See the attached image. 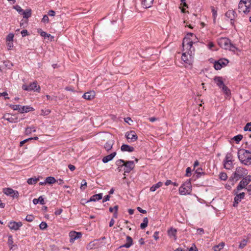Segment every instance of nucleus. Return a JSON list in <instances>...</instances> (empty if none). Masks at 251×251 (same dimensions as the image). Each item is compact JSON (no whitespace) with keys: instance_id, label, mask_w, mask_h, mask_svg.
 Wrapping results in <instances>:
<instances>
[{"instance_id":"obj_1","label":"nucleus","mask_w":251,"mask_h":251,"mask_svg":"<svg viewBox=\"0 0 251 251\" xmlns=\"http://www.w3.org/2000/svg\"><path fill=\"white\" fill-rule=\"evenodd\" d=\"M196 36L192 33H188L186 36L183 39L182 46L184 52L188 54L194 55V49L193 48V44L197 42Z\"/></svg>"},{"instance_id":"obj_2","label":"nucleus","mask_w":251,"mask_h":251,"mask_svg":"<svg viewBox=\"0 0 251 251\" xmlns=\"http://www.w3.org/2000/svg\"><path fill=\"white\" fill-rule=\"evenodd\" d=\"M239 159L242 164L246 165L251 164V151L242 149L238 152Z\"/></svg>"},{"instance_id":"obj_3","label":"nucleus","mask_w":251,"mask_h":251,"mask_svg":"<svg viewBox=\"0 0 251 251\" xmlns=\"http://www.w3.org/2000/svg\"><path fill=\"white\" fill-rule=\"evenodd\" d=\"M218 45L223 49L235 51L237 49L230 43V41L227 38H220L218 39Z\"/></svg>"},{"instance_id":"obj_4","label":"nucleus","mask_w":251,"mask_h":251,"mask_svg":"<svg viewBox=\"0 0 251 251\" xmlns=\"http://www.w3.org/2000/svg\"><path fill=\"white\" fill-rule=\"evenodd\" d=\"M239 13L248 14L251 10V0H241L238 4Z\"/></svg>"},{"instance_id":"obj_5","label":"nucleus","mask_w":251,"mask_h":251,"mask_svg":"<svg viewBox=\"0 0 251 251\" xmlns=\"http://www.w3.org/2000/svg\"><path fill=\"white\" fill-rule=\"evenodd\" d=\"M192 192V185L190 180H187L179 188V193L181 195H189Z\"/></svg>"},{"instance_id":"obj_6","label":"nucleus","mask_w":251,"mask_h":251,"mask_svg":"<svg viewBox=\"0 0 251 251\" xmlns=\"http://www.w3.org/2000/svg\"><path fill=\"white\" fill-rule=\"evenodd\" d=\"M22 89L25 91H33L34 92L36 91L39 92L40 90V87L39 85H37L36 81H34L30 83L29 86H27L25 84L23 85Z\"/></svg>"},{"instance_id":"obj_7","label":"nucleus","mask_w":251,"mask_h":251,"mask_svg":"<svg viewBox=\"0 0 251 251\" xmlns=\"http://www.w3.org/2000/svg\"><path fill=\"white\" fill-rule=\"evenodd\" d=\"M247 173V171L246 169L241 167H237L234 173V178L236 179L237 181L244 175H246Z\"/></svg>"},{"instance_id":"obj_8","label":"nucleus","mask_w":251,"mask_h":251,"mask_svg":"<svg viewBox=\"0 0 251 251\" xmlns=\"http://www.w3.org/2000/svg\"><path fill=\"white\" fill-rule=\"evenodd\" d=\"M251 181V176H248L244 178L239 183L237 187V191L236 193H237L239 191L243 189Z\"/></svg>"},{"instance_id":"obj_9","label":"nucleus","mask_w":251,"mask_h":251,"mask_svg":"<svg viewBox=\"0 0 251 251\" xmlns=\"http://www.w3.org/2000/svg\"><path fill=\"white\" fill-rule=\"evenodd\" d=\"M4 194L7 196H10L13 198H17L19 196V193L17 191H15L10 188H4L3 189Z\"/></svg>"},{"instance_id":"obj_10","label":"nucleus","mask_w":251,"mask_h":251,"mask_svg":"<svg viewBox=\"0 0 251 251\" xmlns=\"http://www.w3.org/2000/svg\"><path fill=\"white\" fill-rule=\"evenodd\" d=\"M124 171L125 173H129L135 167V164L133 161H126L124 165Z\"/></svg>"},{"instance_id":"obj_11","label":"nucleus","mask_w":251,"mask_h":251,"mask_svg":"<svg viewBox=\"0 0 251 251\" xmlns=\"http://www.w3.org/2000/svg\"><path fill=\"white\" fill-rule=\"evenodd\" d=\"M82 234L80 232L71 231L69 233L70 242L74 243L75 240L80 238Z\"/></svg>"},{"instance_id":"obj_12","label":"nucleus","mask_w":251,"mask_h":251,"mask_svg":"<svg viewBox=\"0 0 251 251\" xmlns=\"http://www.w3.org/2000/svg\"><path fill=\"white\" fill-rule=\"evenodd\" d=\"M126 137L127 140H129V142H133L136 141L138 139V136L133 130H131L129 132H126Z\"/></svg>"},{"instance_id":"obj_13","label":"nucleus","mask_w":251,"mask_h":251,"mask_svg":"<svg viewBox=\"0 0 251 251\" xmlns=\"http://www.w3.org/2000/svg\"><path fill=\"white\" fill-rule=\"evenodd\" d=\"M193 55L192 54H188L187 53L184 52L182 53L181 58L182 60L186 63L189 65L192 64L193 62Z\"/></svg>"},{"instance_id":"obj_14","label":"nucleus","mask_w":251,"mask_h":251,"mask_svg":"<svg viewBox=\"0 0 251 251\" xmlns=\"http://www.w3.org/2000/svg\"><path fill=\"white\" fill-rule=\"evenodd\" d=\"M22 222L11 221L8 223V227L11 230H18L22 226Z\"/></svg>"},{"instance_id":"obj_15","label":"nucleus","mask_w":251,"mask_h":251,"mask_svg":"<svg viewBox=\"0 0 251 251\" xmlns=\"http://www.w3.org/2000/svg\"><path fill=\"white\" fill-rule=\"evenodd\" d=\"M225 15L230 19L231 24L233 25L234 19L237 16L236 12L232 10H228L226 12Z\"/></svg>"},{"instance_id":"obj_16","label":"nucleus","mask_w":251,"mask_h":251,"mask_svg":"<svg viewBox=\"0 0 251 251\" xmlns=\"http://www.w3.org/2000/svg\"><path fill=\"white\" fill-rule=\"evenodd\" d=\"M236 196L234 197L233 206L236 207L237 206L238 203L241 201V200L243 199L245 197V193L242 192L239 194L237 193Z\"/></svg>"},{"instance_id":"obj_17","label":"nucleus","mask_w":251,"mask_h":251,"mask_svg":"<svg viewBox=\"0 0 251 251\" xmlns=\"http://www.w3.org/2000/svg\"><path fill=\"white\" fill-rule=\"evenodd\" d=\"M95 97V92L93 91L86 92L83 94L82 97L87 100H93Z\"/></svg>"},{"instance_id":"obj_18","label":"nucleus","mask_w":251,"mask_h":251,"mask_svg":"<svg viewBox=\"0 0 251 251\" xmlns=\"http://www.w3.org/2000/svg\"><path fill=\"white\" fill-rule=\"evenodd\" d=\"M126 243L124 245H123L121 246L119 248H122L123 247L126 248H129L130 247H131L133 244V240L129 236H126Z\"/></svg>"},{"instance_id":"obj_19","label":"nucleus","mask_w":251,"mask_h":251,"mask_svg":"<svg viewBox=\"0 0 251 251\" xmlns=\"http://www.w3.org/2000/svg\"><path fill=\"white\" fill-rule=\"evenodd\" d=\"M2 118L7 121H8L10 123H15L17 122L16 119L13 117V116L7 113L6 114H4L2 117Z\"/></svg>"},{"instance_id":"obj_20","label":"nucleus","mask_w":251,"mask_h":251,"mask_svg":"<svg viewBox=\"0 0 251 251\" xmlns=\"http://www.w3.org/2000/svg\"><path fill=\"white\" fill-rule=\"evenodd\" d=\"M121 150L123 151L132 152L134 151V148L128 145L123 144L121 147Z\"/></svg>"},{"instance_id":"obj_21","label":"nucleus","mask_w":251,"mask_h":251,"mask_svg":"<svg viewBox=\"0 0 251 251\" xmlns=\"http://www.w3.org/2000/svg\"><path fill=\"white\" fill-rule=\"evenodd\" d=\"M116 155V152H113L109 155H108L102 158V162L104 163H107L108 162L112 160V159Z\"/></svg>"},{"instance_id":"obj_22","label":"nucleus","mask_w":251,"mask_h":251,"mask_svg":"<svg viewBox=\"0 0 251 251\" xmlns=\"http://www.w3.org/2000/svg\"><path fill=\"white\" fill-rule=\"evenodd\" d=\"M32 14V10L30 8H27L25 10H24L22 14L23 16V18L25 19H28L31 17Z\"/></svg>"},{"instance_id":"obj_23","label":"nucleus","mask_w":251,"mask_h":251,"mask_svg":"<svg viewBox=\"0 0 251 251\" xmlns=\"http://www.w3.org/2000/svg\"><path fill=\"white\" fill-rule=\"evenodd\" d=\"M102 198V194L100 193L92 196L90 199L88 200V201H97L100 200Z\"/></svg>"},{"instance_id":"obj_24","label":"nucleus","mask_w":251,"mask_h":251,"mask_svg":"<svg viewBox=\"0 0 251 251\" xmlns=\"http://www.w3.org/2000/svg\"><path fill=\"white\" fill-rule=\"evenodd\" d=\"M214 81L219 88H221V87L223 86V85H224L222 78L220 76H215L214 78Z\"/></svg>"},{"instance_id":"obj_25","label":"nucleus","mask_w":251,"mask_h":251,"mask_svg":"<svg viewBox=\"0 0 251 251\" xmlns=\"http://www.w3.org/2000/svg\"><path fill=\"white\" fill-rule=\"evenodd\" d=\"M154 0H143L142 3L145 8L150 7L153 2Z\"/></svg>"},{"instance_id":"obj_26","label":"nucleus","mask_w":251,"mask_h":251,"mask_svg":"<svg viewBox=\"0 0 251 251\" xmlns=\"http://www.w3.org/2000/svg\"><path fill=\"white\" fill-rule=\"evenodd\" d=\"M176 232H177V230L176 229L171 227L170 229L168 230V234L170 237H173L174 239L176 240Z\"/></svg>"},{"instance_id":"obj_27","label":"nucleus","mask_w":251,"mask_h":251,"mask_svg":"<svg viewBox=\"0 0 251 251\" xmlns=\"http://www.w3.org/2000/svg\"><path fill=\"white\" fill-rule=\"evenodd\" d=\"M99 240H96L93 242H90L87 247L88 249H92L93 248H97V244L99 242Z\"/></svg>"},{"instance_id":"obj_28","label":"nucleus","mask_w":251,"mask_h":251,"mask_svg":"<svg viewBox=\"0 0 251 251\" xmlns=\"http://www.w3.org/2000/svg\"><path fill=\"white\" fill-rule=\"evenodd\" d=\"M34 109L32 107L29 106H23L21 107V113H23L24 112L27 113L29 111H33Z\"/></svg>"},{"instance_id":"obj_29","label":"nucleus","mask_w":251,"mask_h":251,"mask_svg":"<svg viewBox=\"0 0 251 251\" xmlns=\"http://www.w3.org/2000/svg\"><path fill=\"white\" fill-rule=\"evenodd\" d=\"M125 163L126 162L122 159H119L116 161V165L118 166V169L119 171H120L121 168L124 166Z\"/></svg>"},{"instance_id":"obj_30","label":"nucleus","mask_w":251,"mask_h":251,"mask_svg":"<svg viewBox=\"0 0 251 251\" xmlns=\"http://www.w3.org/2000/svg\"><path fill=\"white\" fill-rule=\"evenodd\" d=\"M33 202L34 204H37L39 202H40L42 205L45 204L44 200L42 196L39 197L38 199H33Z\"/></svg>"},{"instance_id":"obj_31","label":"nucleus","mask_w":251,"mask_h":251,"mask_svg":"<svg viewBox=\"0 0 251 251\" xmlns=\"http://www.w3.org/2000/svg\"><path fill=\"white\" fill-rule=\"evenodd\" d=\"M163 183L161 182H158L156 184L152 186L150 188V191L151 192H154L157 189L162 186Z\"/></svg>"},{"instance_id":"obj_32","label":"nucleus","mask_w":251,"mask_h":251,"mask_svg":"<svg viewBox=\"0 0 251 251\" xmlns=\"http://www.w3.org/2000/svg\"><path fill=\"white\" fill-rule=\"evenodd\" d=\"M113 144V142L112 141H109L106 143L104 146V147L106 151H108L112 149Z\"/></svg>"},{"instance_id":"obj_33","label":"nucleus","mask_w":251,"mask_h":251,"mask_svg":"<svg viewBox=\"0 0 251 251\" xmlns=\"http://www.w3.org/2000/svg\"><path fill=\"white\" fill-rule=\"evenodd\" d=\"M56 181V179L54 177L48 176L46 178V182L49 184H51L55 183Z\"/></svg>"},{"instance_id":"obj_34","label":"nucleus","mask_w":251,"mask_h":251,"mask_svg":"<svg viewBox=\"0 0 251 251\" xmlns=\"http://www.w3.org/2000/svg\"><path fill=\"white\" fill-rule=\"evenodd\" d=\"M224 167L226 169L230 170L233 167L232 161H224Z\"/></svg>"},{"instance_id":"obj_35","label":"nucleus","mask_w":251,"mask_h":251,"mask_svg":"<svg viewBox=\"0 0 251 251\" xmlns=\"http://www.w3.org/2000/svg\"><path fill=\"white\" fill-rule=\"evenodd\" d=\"M148 224V219L147 217H145L143 219V222L140 225V227L141 229L145 228Z\"/></svg>"},{"instance_id":"obj_36","label":"nucleus","mask_w":251,"mask_h":251,"mask_svg":"<svg viewBox=\"0 0 251 251\" xmlns=\"http://www.w3.org/2000/svg\"><path fill=\"white\" fill-rule=\"evenodd\" d=\"M13 241L12 236L11 235H10L8 236L7 244H8L10 249H12L13 248V247H15V245H13Z\"/></svg>"},{"instance_id":"obj_37","label":"nucleus","mask_w":251,"mask_h":251,"mask_svg":"<svg viewBox=\"0 0 251 251\" xmlns=\"http://www.w3.org/2000/svg\"><path fill=\"white\" fill-rule=\"evenodd\" d=\"M221 88L226 95L229 96L230 94V90L225 84Z\"/></svg>"},{"instance_id":"obj_38","label":"nucleus","mask_w":251,"mask_h":251,"mask_svg":"<svg viewBox=\"0 0 251 251\" xmlns=\"http://www.w3.org/2000/svg\"><path fill=\"white\" fill-rule=\"evenodd\" d=\"M225 243L223 242L221 243L218 245L214 247V251H220V250L224 248Z\"/></svg>"},{"instance_id":"obj_39","label":"nucleus","mask_w":251,"mask_h":251,"mask_svg":"<svg viewBox=\"0 0 251 251\" xmlns=\"http://www.w3.org/2000/svg\"><path fill=\"white\" fill-rule=\"evenodd\" d=\"M35 131H36V129H35V127H34V126L28 127L26 128L25 130V133L26 134H29L32 132H35Z\"/></svg>"},{"instance_id":"obj_40","label":"nucleus","mask_w":251,"mask_h":251,"mask_svg":"<svg viewBox=\"0 0 251 251\" xmlns=\"http://www.w3.org/2000/svg\"><path fill=\"white\" fill-rule=\"evenodd\" d=\"M9 107L14 110H18L21 113L22 106L20 105L10 104Z\"/></svg>"},{"instance_id":"obj_41","label":"nucleus","mask_w":251,"mask_h":251,"mask_svg":"<svg viewBox=\"0 0 251 251\" xmlns=\"http://www.w3.org/2000/svg\"><path fill=\"white\" fill-rule=\"evenodd\" d=\"M38 180L39 179L37 178H30L27 180V182L28 184L32 185L36 183Z\"/></svg>"},{"instance_id":"obj_42","label":"nucleus","mask_w":251,"mask_h":251,"mask_svg":"<svg viewBox=\"0 0 251 251\" xmlns=\"http://www.w3.org/2000/svg\"><path fill=\"white\" fill-rule=\"evenodd\" d=\"M248 242V239H244L242 240L239 245V248H240V249L244 248L247 245Z\"/></svg>"},{"instance_id":"obj_43","label":"nucleus","mask_w":251,"mask_h":251,"mask_svg":"<svg viewBox=\"0 0 251 251\" xmlns=\"http://www.w3.org/2000/svg\"><path fill=\"white\" fill-rule=\"evenodd\" d=\"M218 61L220 63L221 65H222V67L226 66L228 63V60L225 58L220 59Z\"/></svg>"},{"instance_id":"obj_44","label":"nucleus","mask_w":251,"mask_h":251,"mask_svg":"<svg viewBox=\"0 0 251 251\" xmlns=\"http://www.w3.org/2000/svg\"><path fill=\"white\" fill-rule=\"evenodd\" d=\"M13 8L15 9L20 14H22L24 10L18 5H16L13 6Z\"/></svg>"},{"instance_id":"obj_45","label":"nucleus","mask_w":251,"mask_h":251,"mask_svg":"<svg viewBox=\"0 0 251 251\" xmlns=\"http://www.w3.org/2000/svg\"><path fill=\"white\" fill-rule=\"evenodd\" d=\"M214 67L216 70H220L222 68V65L218 61H215L214 64Z\"/></svg>"},{"instance_id":"obj_46","label":"nucleus","mask_w":251,"mask_h":251,"mask_svg":"<svg viewBox=\"0 0 251 251\" xmlns=\"http://www.w3.org/2000/svg\"><path fill=\"white\" fill-rule=\"evenodd\" d=\"M87 182L85 179H83L81 181L80 189L82 191L84 190L87 187Z\"/></svg>"},{"instance_id":"obj_47","label":"nucleus","mask_w":251,"mask_h":251,"mask_svg":"<svg viewBox=\"0 0 251 251\" xmlns=\"http://www.w3.org/2000/svg\"><path fill=\"white\" fill-rule=\"evenodd\" d=\"M232 155L231 153H227L226 156L225 160L224 161H232Z\"/></svg>"},{"instance_id":"obj_48","label":"nucleus","mask_w":251,"mask_h":251,"mask_svg":"<svg viewBox=\"0 0 251 251\" xmlns=\"http://www.w3.org/2000/svg\"><path fill=\"white\" fill-rule=\"evenodd\" d=\"M38 32L40 33L41 36H42V37H49L51 36L50 34H48L46 32L42 31L41 29L39 30H38Z\"/></svg>"},{"instance_id":"obj_49","label":"nucleus","mask_w":251,"mask_h":251,"mask_svg":"<svg viewBox=\"0 0 251 251\" xmlns=\"http://www.w3.org/2000/svg\"><path fill=\"white\" fill-rule=\"evenodd\" d=\"M243 138V136L241 134L237 135L233 138V139L235 140L236 143L240 142Z\"/></svg>"},{"instance_id":"obj_50","label":"nucleus","mask_w":251,"mask_h":251,"mask_svg":"<svg viewBox=\"0 0 251 251\" xmlns=\"http://www.w3.org/2000/svg\"><path fill=\"white\" fill-rule=\"evenodd\" d=\"M14 34L13 33H9L6 37V42H10L13 41Z\"/></svg>"},{"instance_id":"obj_51","label":"nucleus","mask_w":251,"mask_h":251,"mask_svg":"<svg viewBox=\"0 0 251 251\" xmlns=\"http://www.w3.org/2000/svg\"><path fill=\"white\" fill-rule=\"evenodd\" d=\"M245 131H251V122L247 123L244 127Z\"/></svg>"},{"instance_id":"obj_52","label":"nucleus","mask_w":251,"mask_h":251,"mask_svg":"<svg viewBox=\"0 0 251 251\" xmlns=\"http://www.w3.org/2000/svg\"><path fill=\"white\" fill-rule=\"evenodd\" d=\"M227 176L226 175V174L225 173H221L220 174V178L221 179V180H225L227 179Z\"/></svg>"},{"instance_id":"obj_53","label":"nucleus","mask_w":251,"mask_h":251,"mask_svg":"<svg viewBox=\"0 0 251 251\" xmlns=\"http://www.w3.org/2000/svg\"><path fill=\"white\" fill-rule=\"evenodd\" d=\"M39 226L41 229H45L47 227V224L46 222H42L40 224Z\"/></svg>"},{"instance_id":"obj_54","label":"nucleus","mask_w":251,"mask_h":251,"mask_svg":"<svg viewBox=\"0 0 251 251\" xmlns=\"http://www.w3.org/2000/svg\"><path fill=\"white\" fill-rule=\"evenodd\" d=\"M115 208V212L113 214V217L115 219L117 218L118 217V206L115 205L114 206Z\"/></svg>"},{"instance_id":"obj_55","label":"nucleus","mask_w":251,"mask_h":251,"mask_svg":"<svg viewBox=\"0 0 251 251\" xmlns=\"http://www.w3.org/2000/svg\"><path fill=\"white\" fill-rule=\"evenodd\" d=\"M34 219V217L32 215H29L26 217L25 220L28 222H31L33 221Z\"/></svg>"},{"instance_id":"obj_56","label":"nucleus","mask_w":251,"mask_h":251,"mask_svg":"<svg viewBox=\"0 0 251 251\" xmlns=\"http://www.w3.org/2000/svg\"><path fill=\"white\" fill-rule=\"evenodd\" d=\"M191 175V169L190 167H188L186 171V176H190Z\"/></svg>"},{"instance_id":"obj_57","label":"nucleus","mask_w":251,"mask_h":251,"mask_svg":"<svg viewBox=\"0 0 251 251\" xmlns=\"http://www.w3.org/2000/svg\"><path fill=\"white\" fill-rule=\"evenodd\" d=\"M49 17L47 15H45L43 16V18H42V21L44 23H48L49 22Z\"/></svg>"},{"instance_id":"obj_58","label":"nucleus","mask_w":251,"mask_h":251,"mask_svg":"<svg viewBox=\"0 0 251 251\" xmlns=\"http://www.w3.org/2000/svg\"><path fill=\"white\" fill-rule=\"evenodd\" d=\"M7 46L9 50H11L13 47V41L7 42Z\"/></svg>"},{"instance_id":"obj_59","label":"nucleus","mask_w":251,"mask_h":251,"mask_svg":"<svg viewBox=\"0 0 251 251\" xmlns=\"http://www.w3.org/2000/svg\"><path fill=\"white\" fill-rule=\"evenodd\" d=\"M197 232L198 234L202 235L204 233V229L202 228H198Z\"/></svg>"},{"instance_id":"obj_60","label":"nucleus","mask_w":251,"mask_h":251,"mask_svg":"<svg viewBox=\"0 0 251 251\" xmlns=\"http://www.w3.org/2000/svg\"><path fill=\"white\" fill-rule=\"evenodd\" d=\"M21 34L22 35L23 37H25L27 35H28V31L26 29H24L21 31Z\"/></svg>"},{"instance_id":"obj_61","label":"nucleus","mask_w":251,"mask_h":251,"mask_svg":"<svg viewBox=\"0 0 251 251\" xmlns=\"http://www.w3.org/2000/svg\"><path fill=\"white\" fill-rule=\"evenodd\" d=\"M8 94L6 92H4L3 93H0V96H4L5 97V99H9V98L7 97Z\"/></svg>"},{"instance_id":"obj_62","label":"nucleus","mask_w":251,"mask_h":251,"mask_svg":"<svg viewBox=\"0 0 251 251\" xmlns=\"http://www.w3.org/2000/svg\"><path fill=\"white\" fill-rule=\"evenodd\" d=\"M125 121L130 125H131V124L129 122H133L132 120L129 117L125 118Z\"/></svg>"},{"instance_id":"obj_63","label":"nucleus","mask_w":251,"mask_h":251,"mask_svg":"<svg viewBox=\"0 0 251 251\" xmlns=\"http://www.w3.org/2000/svg\"><path fill=\"white\" fill-rule=\"evenodd\" d=\"M62 212V209L61 208H59L57 209L55 212V214L56 215H60Z\"/></svg>"},{"instance_id":"obj_64","label":"nucleus","mask_w":251,"mask_h":251,"mask_svg":"<svg viewBox=\"0 0 251 251\" xmlns=\"http://www.w3.org/2000/svg\"><path fill=\"white\" fill-rule=\"evenodd\" d=\"M68 168L71 171H74L75 169V167L74 165L72 164H69L68 165Z\"/></svg>"}]
</instances>
